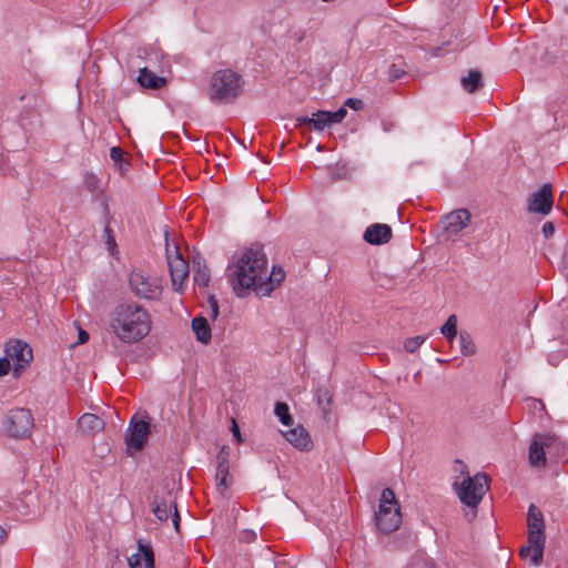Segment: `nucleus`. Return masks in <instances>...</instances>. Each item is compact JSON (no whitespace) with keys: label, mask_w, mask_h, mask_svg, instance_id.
<instances>
[{"label":"nucleus","mask_w":568,"mask_h":568,"mask_svg":"<svg viewBox=\"0 0 568 568\" xmlns=\"http://www.w3.org/2000/svg\"><path fill=\"white\" fill-rule=\"evenodd\" d=\"M471 214L466 209H459L450 212L445 217V230L449 234L460 233L469 223Z\"/></svg>","instance_id":"dca6fc26"},{"label":"nucleus","mask_w":568,"mask_h":568,"mask_svg":"<svg viewBox=\"0 0 568 568\" xmlns=\"http://www.w3.org/2000/svg\"><path fill=\"white\" fill-rule=\"evenodd\" d=\"M440 333L448 339L453 341L457 336V317L450 315L445 324L440 327Z\"/></svg>","instance_id":"cd10ccee"},{"label":"nucleus","mask_w":568,"mask_h":568,"mask_svg":"<svg viewBox=\"0 0 568 568\" xmlns=\"http://www.w3.org/2000/svg\"><path fill=\"white\" fill-rule=\"evenodd\" d=\"M282 434L290 444L300 450H310L313 446L308 432L301 425Z\"/></svg>","instance_id":"6ab92c4d"},{"label":"nucleus","mask_w":568,"mask_h":568,"mask_svg":"<svg viewBox=\"0 0 568 568\" xmlns=\"http://www.w3.org/2000/svg\"><path fill=\"white\" fill-rule=\"evenodd\" d=\"M565 445L554 434H535L531 438L528 452L529 464L534 467H545L547 456L558 457L564 450Z\"/></svg>","instance_id":"39448f33"},{"label":"nucleus","mask_w":568,"mask_h":568,"mask_svg":"<svg viewBox=\"0 0 568 568\" xmlns=\"http://www.w3.org/2000/svg\"><path fill=\"white\" fill-rule=\"evenodd\" d=\"M457 464L460 466V471L463 473L466 466L459 460H457Z\"/></svg>","instance_id":"79ce46f5"},{"label":"nucleus","mask_w":568,"mask_h":568,"mask_svg":"<svg viewBox=\"0 0 568 568\" xmlns=\"http://www.w3.org/2000/svg\"><path fill=\"white\" fill-rule=\"evenodd\" d=\"M460 501L471 508H476L488 489V477L485 474L467 476L460 484H454Z\"/></svg>","instance_id":"0eeeda50"},{"label":"nucleus","mask_w":568,"mask_h":568,"mask_svg":"<svg viewBox=\"0 0 568 568\" xmlns=\"http://www.w3.org/2000/svg\"><path fill=\"white\" fill-rule=\"evenodd\" d=\"M347 114V110L345 108H339L335 112L318 110L313 113L312 116L303 115L296 118V125H310L315 131H323L325 128L331 126L332 124L341 123Z\"/></svg>","instance_id":"6e6552de"},{"label":"nucleus","mask_w":568,"mask_h":568,"mask_svg":"<svg viewBox=\"0 0 568 568\" xmlns=\"http://www.w3.org/2000/svg\"><path fill=\"white\" fill-rule=\"evenodd\" d=\"M110 156L114 162L118 163V162L122 161L123 152L120 148L114 146V148H111V150H110Z\"/></svg>","instance_id":"c9c22d12"},{"label":"nucleus","mask_w":568,"mask_h":568,"mask_svg":"<svg viewBox=\"0 0 568 568\" xmlns=\"http://www.w3.org/2000/svg\"><path fill=\"white\" fill-rule=\"evenodd\" d=\"M406 568H434V565L430 559L420 555L414 557L407 565Z\"/></svg>","instance_id":"473e14b6"},{"label":"nucleus","mask_w":568,"mask_h":568,"mask_svg":"<svg viewBox=\"0 0 568 568\" xmlns=\"http://www.w3.org/2000/svg\"><path fill=\"white\" fill-rule=\"evenodd\" d=\"M166 253L172 285L176 292L182 293L183 284L190 273L189 263L183 258L176 246H174V252H171L168 246Z\"/></svg>","instance_id":"9d476101"},{"label":"nucleus","mask_w":568,"mask_h":568,"mask_svg":"<svg viewBox=\"0 0 568 568\" xmlns=\"http://www.w3.org/2000/svg\"><path fill=\"white\" fill-rule=\"evenodd\" d=\"M285 278V272L282 267L274 266L272 272L266 273L265 282L261 284L258 293L266 295L271 293Z\"/></svg>","instance_id":"5701e85b"},{"label":"nucleus","mask_w":568,"mask_h":568,"mask_svg":"<svg viewBox=\"0 0 568 568\" xmlns=\"http://www.w3.org/2000/svg\"><path fill=\"white\" fill-rule=\"evenodd\" d=\"M129 286L138 298L155 301L163 293L164 281L141 268H135L129 275Z\"/></svg>","instance_id":"423d86ee"},{"label":"nucleus","mask_w":568,"mask_h":568,"mask_svg":"<svg viewBox=\"0 0 568 568\" xmlns=\"http://www.w3.org/2000/svg\"><path fill=\"white\" fill-rule=\"evenodd\" d=\"M104 233H105V236H106L108 247L111 251V250H113L115 247L116 244H115V241H114V239L112 236V230L110 229V226H106L104 229Z\"/></svg>","instance_id":"e433bc0d"},{"label":"nucleus","mask_w":568,"mask_h":568,"mask_svg":"<svg viewBox=\"0 0 568 568\" xmlns=\"http://www.w3.org/2000/svg\"><path fill=\"white\" fill-rule=\"evenodd\" d=\"M392 237V229L387 224H372L365 233L364 240L374 245H381L387 243Z\"/></svg>","instance_id":"aec40b11"},{"label":"nucleus","mask_w":568,"mask_h":568,"mask_svg":"<svg viewBox=\"0 0 568 568\" xmlns=\"http://www.w3.org/2000/svg\"><path fill=\"white\" fill-rule=\"evenodd\" d=\"M90 187H91L92 190L94 189V182H91Z\"/></svg>","instance_id":"de8ad7c7"},{"label":"nucleus","mask_w":568,"mask_h":568,"mask_svg":"<svg viewBox=\"0 0 568 568\" xmlns=\"http://www.w3.org/2000/svg\"><path fill=\"white\" fill-rule=\"evenodd\" d=\"M402 523L400 507L390 488H384L381 494L378 511L375 514V524L383 534H390L399 528Z\"/></svg>","instance_id":"20e7f679"},{"label":"nucleus","mask_w":568,"mask_h":568,"mask_svg":"<svg viewBox=\"0 0 568 568\" xmlns=\"http://www.w3.org/2000/svg\"><path fill=\"white\" fill-rule=\"evenodd\" d=\"M425 341H426V337L425 336H420V335L414 336V337H409V338H407L404 342V348L408 353H414V352H416L423 345V343Z\"/></svg>","instance_id":"2f4dec72"},{"label":"nucleus","mask_w":568,"mask_h":568,"mask_svg":"<svg viewBox=\"0 0 568 568\" xmlns=\"http://www.w3.org/2000/svg\"><path fill=\"white\" fill-rule=\"evenodd\" d=\"M33 426V416L29 409L16 408L8 413L6 429L12 437H28Z\"/></svg>","instance_id":"1a4fd4ad"},{"label":"nucleus","mask_w":568,"mask_h":568,"mask_svg":"<svg viewBox=\"0 0 568 568\" xmlns=\"http://www.w3.org/2000/svg\"><path fill=\"white\" fill-rule=\"evenodd\" d=\"M90 187H91L92 190L94 189V182H91Z\"/></svg>","instance_id":"09e8293b"},{"label":"nucleus","mask_w":568,"mask_h":568,"mask_svg":"<svg viewBox=\"0 0 568 568\" xmlns=\"http://www.w3.org/2000/svg\"><path fill=\"white\" fill-rule=\"evenodd\" d=\"M528 536L535 542L537 538H546L544 516L538 507L530 505L527 514Z\"/></svg>","instance_id":"a211bd4d"},{"label":"nucleus","mask_w":568,"mask_h":568,"mask_svg":"<svg viewBox=\"0 0 568 568\" xmlns=\"http://www.w3.org/2000/svg\"><path fill=\"white\" fill-rule=\"evenodd\" d=\"M394 77H395V78H398V77H399L398 71H395Z\"/></svg>","instance_id":"49530a36"},{"label":"nucleus","mask_w":568,"mask_h":568,"mask_svg":"<svg viewBox=\"0 0 568 568\" xmlns=\"http://www.w3.org/2000/svg\"><path fill=\"white\" fill-rule=\"evenodd\" d=\"M552 204L551 185L544 184L537 192L530 195L527 209L529 212L547 215L551 211Z\"/></svg>","instance_id":"ddd939ff"},{"label":"nucleus","mask_w":568,"mask_h":568,"mask_svg":"<svg viewBox=\"0 0 568 568\" xmlns=\"http://www.w3.org/2000/svg\"><path fill=\"white\" fill-rule=\"evenodd\" d=\"M459 345L460 352L465 356L474 355L476 353V345L466 332H462L459 334Z\"/></svg>","instance_id":"c756f323"},{"label":"nucleus","mask_w":568,"mask_h":568,"mask_svg":"<svg viewBox=\"0 0 568 568\" xmlns=\"http://www.w3.org/2000/svg\"><path fill=\"white\" fill-rule=\"evenodd\" d=\"M554 232H555V226H554L552 222H546L542 225V233L546 239L550 237L554 234Z\"/></svg>","instance_id":"4c0bfd02"},{"label":"nucleus","mask_w":568,"mask_h":568,"mask_svg":"<svg viewBox=\"0 0 568 568\" xmlns=\"http://www.w3.org/2000/svg\"><path fill=\"white\" fill-rule=\"evenodd\" d=\"M232 433H233V436L236 438L237 443H241L242 437H241L240 428L234 419L232 420Z\"/></svg>","instance_id":"58836bf2"},{"label":"nucleus","mask_w":568,"mask_h":568,"mask_svg":"<svg viewBox=\"0 0 568 568\" xmlns=\"http://www.w3.org/2000/svg\"><path fill=\"white\" fill-rule=\"evenodd\" d=\"M266 273L267 258L263 248L257 245L235 255L227 266V277L236 293L239 288L258 293Z\"/></svg>","instance_id":"f257e3e1"},{"label":"nucleus","mask_w":568,"mask_h":568,"mask_svg":"<svg viewBox=\"0 0 568 568\" xmlns=\"http://www.w3.org/2000/svg\"><path fill=\"white\" fill-rule=\"evenodd\" d=\"M216 490L222 497L227 496V490L232 484L230 475H217L215 474Z\"/></svg>","instance_id":"7c9ffc66"},{"label":"nucleus","mask_w":568,"mask_h":568,"mask_svg":"<svg viewBox=\"0 0 568 568\" xmlns=\"http://www.w3.org/2000/svg\"><path fill=\"white\" fill-rule=\"evenodd\" d=\"M149 423L145 420L141 419L134 423L131 422L125 436V444L128 448L141 450L149 435Z\"/></svg>","instance_id":"4468645a"},{"label":"nucleus","mask_w":568,"mask_h":568,"mask_svg":"<svg viewBox=\"0 0 568 568\" xmlns=\"http://www.w3.org/2000/svg\"><path fill=\"white\" fill-rule=\"evenodd\" d=\"M152 320L150 313L134 302L122 303L110 313V331L121 342L138 343L149 335Z\"/></svg>","instance_id":"f03ea898"},{"label":"nucleus","mask_w":568,"mask_h":568,"mask_svg":"<svg viewBox=\"0 0 568 568\" xmlns=\"http://www.w3.org/2000/svg\"><path fill=\"white\" fill-rule=\"evenodd\" d=\"M193 280L201 287H206L211 280L207 266L202 265L196 257L193 258Z\"/></svg>","instance_id":"a878e982"},{"label":"nucleus","mask_w":568,"mask_h":568,"mask_svg":"<svg viewBox=\"0 0 568 568\" xmlns=\"http://www.w3.org/2000/svg\"><path fill=\"white\" fill-rule=\"evenodd\" d=\"M138 83L142 88L156 90L163 88L164 84L166 83V80L165 78L155 74L154 72L150 71L146 67H144L140 70Z\"/></svg>","instance_id":"4be33fe9"},{"label":"nucleus","mask_w":568,"mask_h":568,"mask_svg":"<svg viewBox=\"0 0 568 568\" xmlns=\"http://www.w3.org/2000/svg\"><path fill=\"white\" fill-rule=\"evenodd\" d=\"M248 538H255V532H251V534L248 535Z\"/></svg>","instance_id":"37998d69"},{"label":"nucleus","mask_w":568,"mask_h":568,"mask_svg":"<svg viewBox=\"0 0 568 568\" xmlns=\"http://www.w3.org/2000/svg\"><path fill=\"white\" fill-rule=\"evenodd\" d=\"M152 511L160 521H168L169 517L172 518L175 530H179L180 516L174 501V498L170 491L165 495H155L152 503Z\"/></svg>","instance_id":"f8f14e48"},{"label":"nucleus","mask_w":568,"mask_h":568,"mask_svg":"<svg viewBox=\"0 0 568 568\" xmlns=\"http://www.w3.org/2000/svg\"><path fill=\"white\" fill-rule=\"evenodd\" d=\"M78 427L84 435L92 436L104 428V422L99 416L87 413L79 418Z\"/></svg>","instance_id":"412c9836"},{"label":"nucleus","mask_w":568,"mask_h":568,"mask_svg":"<svg viewBox=\"0 0 568 568\" xmlns=\"http://www.w3.org/2000/svg\"><path fill=\"white\" fill-rule=\"evenodd\" d=\"M241 75L224 69L216 71L211 79L210 100L216 104L233 102L241 91Z\"/></svg>","instance_id":"7ed1b4c3"},{"label":"nucleus","mask_w":568,"mask_h":568,"mask_svg":"<svg viewBox=\"0 0 568 568\" xmlns=\"http://www.w3.org/2000/svg\"><path fill=\"white\" fill-rule=\"evenodd\" d=\"M192 329L196 336V339L203 344H207L211 341V327L205 317L197 316L192 320Z\"/></svg>","instance_id":"b1692460"},{"label":"nucleus","mask_w":568,"mask_h":568,"mask_svg":"<svg viewBox=\"0 0 568 568\" xmlns=\"http://www.w3.org/2000/svg\"><path fill=\"white\" fill-rule=\"evenodd\" d=\"M275 415L278 417L280 422L285 426H292L294 424L292 416L290 415V409L287 404L278 402L275 404L274 409Z\"/></svg>","instance_id":"c85d7f7f"},{"label":"nucleus","mask_w":568,"mask_h":568,"mask_svg":"<svg viewBox=\"0 0 568 568\" xmlns=\"http://www.w3.org/2000/svg\"><path fill=\"white\" fill-rule=\"evenodd\" d=\"M11 368V361L6 355V357L0 358V376H4L9 373Z\"/></svg>","instance_id":"f704fd0d"},{"label":"nucleus","mask_w":568,"mask_h":568,"mask_svg":"<svg viewBox=\"0 0 568 568\" xmlns=\"http://www.w3.org/2000/svg\"><path fill=\"white\" fill-rule=\"evenodd\" d=\"M348 106L353 110H356V111H359L364 108V102L361 100V99H356V98H348L345 100L344 102V106Z\"/></svg>","instance_id":"72a5a7b5"},{"label":"nucleus","mask_w":568,"mask_h":568,"mask_svg":"<svg viewBox=\"0 0 568 568\" xmlns=\"http://www.w3.org/2000/svg\"><path fill=\"white\" fill-rule=\"evenodd\" d=\"M139 552L132 555L128 559L130 568H154V552L149 544H143L140 539L138 541Z\"/></svg>","instance_id":"f3484780"},{"label":"nucleus","mask_w":568,"mask_h":568,"mask_svg":"<svg viewBox=\"0 0 568 568\" xmlns=\"http://www.w3.org/2000/svg\"><path fill=\"white\" fill-rule=\"evenodd\" d=\"M88 339H89V333H88V332H85V331H83V329H81V331L79 332V343H80V344H83V343H85Z\"/></svg>","instance_id":"ea45409f"},{"label":"nucleus","mask_w":568,"mask_h":568,"mask_svg":"<svg viewBox=\"0 0 568 568\" xmlns=\"http://www.w3.org/2000/svg\"><path fill=\"white\" fill-rule=\"evenodd\" d=\"M6 355L13 363V374L16 377L20 376L33 357L31 347L20 339H11L7 343Z\"/></svg>","instance_id":"9b49d317"},{"label":"nucleus","mask_w":568,"mask_h":568,"mask_svg":"<svg viewBox=\"0 0 568 568\" xmlns=\"http://www.w3.org/2000/svg\"><path fill=\"white\" fill-rule=\"evenodd\" d=\"M394 77H395V78H398V77H399L398 71H395Z\"/></svg>","instance_id":"a18cd8bd"},{"label":"nucleus","mask_w":568,"mask_h":568,"mask_svg":"<svg viewBox=\"0 0 568 568\" xmlns=\"http://www.w3.org/2000/svg\"><path fill=\"white\" fill-rule=\"evenodd\" d=\"M248 538H255V532H251V534L248 535Z\"/></svg>","instance_id":"c03bdc74"},{"label":"nucleus","mask_w":568,"mask_h":568,"mask_svg":"<svg viewBox=\"0 0 568 568\" xmlns=\"http://www.w3.org/2000/svg\"><path fill=\"white\" fill-rule=\"evenodd\" d=\"M230 448L223 446L216 455V469L217 475H230Z\"/></svg>","instance_id":"bb28decb"},{"label":"nucleus","mask_w":568,"mask_h":568,"mask_svg":"<svg viewBox=\"0 0 568 568\" xmlns=\"http://www.w3.org/2000/svg\"><path fill=\"white\" fill-rule=\"evenodd\" d=\"M463 89L468 93H474L483 87V78L480 71L471 69L467 75L460 78Z\"/></svg>","instance_id":"393cba45"},{"label":"nucleus","mask_w":568,"mask_h":568,"mask_svg":"<svg viewBox=\"0 0 568 568\" xmlns=\"http://www.w3.org/2000/svg\"><path fill=\"white\" fill-rule=\"evenodd\" d=\"M546 538H537L534 542L528 536L527 545L519 550V556L524 560H528L530 565L538 567L542 562Z\"/></svg>","instance_id":"2eb2a0df"},{"label":"nucleus","mask_w":568,"mask_h":568,"mask_svg":"<svg viewBox=\"0 0 568 568\" xmlns=\"http://www.w3.org/2000/svg\"><path fill=\"white\" fill-rule=\"evenodd\" d=\"M6 537H7L6 529L2 526H0V542H2L6 539Z\"/></svg>","instance_id":"a19ab883"}]
</instances>
